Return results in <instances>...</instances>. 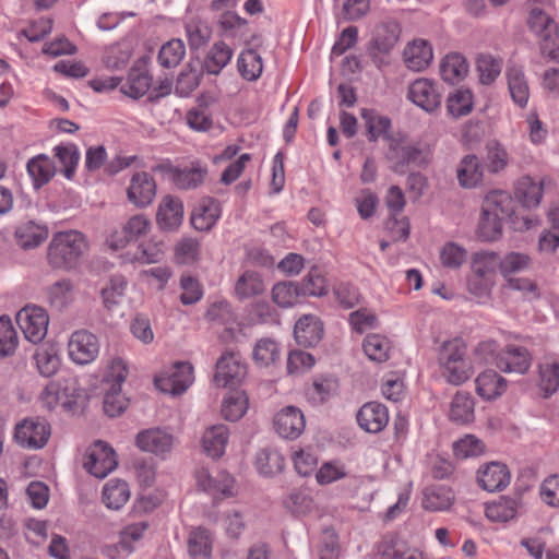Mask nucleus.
Wrapping results in <instances>:
<instances>
[{"mask_svg":"<svg viewBox=\"0 0 559 559\" xmlns=\"http://www.w3.org/2000/svg\"><path fill=\"white\" fill-rule=\"evenodd\" d=\"M438 366L441 377L452 385H461L472 378L474 366L462 337L447 340L440 345Z\"/></svg>","mask_w":559,"mask_h":559,"instance_id":"obj_1","label":"nucleus"},{"mask_svg":"<svg viewBox=\"0 0 559 559\" xmlns=\"http://www.w3.org/2000/svg\"><path fill=\"white\" fill-rule=\"evenodd\" d=\"M88 248L85 236L79 230L53 234L47 250L48 263L53 269L70 270L78 265Z\"/></svg>","mask_w":559,"mask_h":559,"instance_id":"obj_2","label":"nucleus"},{"mask_svg":"<svg viewBox=\"0 0 559 559\" xmlns=\"http://www.w3.org/2000/svg\"><path fill=\"white\" fill-rule=\"evenodd\" d=\"M530 29L539 37L544 56L559 62V32L555 21L539 9H533L528 16Z\"/></svg>","mask_w":559,"mask_h":559,"instance_id":"obj_3","label":"nucleus"},{"mask_svg":"<svg viewBox=\"0 0 559 559\" xmlns=\"http://www.w3.org/2000/svg\"><path fill=\"white\" fill-rule=\"evenodd\" d=\"M406 98L426 114L433 115L441 108L443 87L428 78H418L409 83Z\"/></svg>","mask_w":559,"mask_h":559,"instance_id":"obj_4","label":"nucleus"},{"mask_svg":"<svg viewBox=\"0 0 559 559\" xmlns=\"http://www.w3.org/2000/svg\"><path fill=\"white\" fill-rule=\"evenodd\" d=\"M51 436L50 424L41 417L24 418L15 425L14 441L28 450L43 449Z\"/></svg>","mask_w":559,"mask_h":559,"instance_id":"obj_5","label":"nucleus"},{"mask_svg":"<svg viewBox=\"0 0 559 559\" xmlns=\"http://www.w3.org/2000/svg\"><path fill=\"white\" fill-rule=\"evenodd\" d=\"M151 227L152 223L145 214H134L108 234L106 245L111 250L124 249L129 243L146 236Z\"/></svg>","mask_w":559,"mask_h":559,"instance_id":"obj_6","label":"nucleus"},{"mask_svg":"<svg viewBox=\"0 0 559 559\" xmlns=\"http://www.w3.org/2000/svg\"><path fill=\"white\" fill-rule=\"evenodd\" d=\"M156 170L168 177L178 189L182 190L199 187L207 175L206 166L199 162H192L186 166H175L170 162H164L156 166Z\"/></svg>","mask_w":559,"mask_h":559,"instance_id":"obj_7","label":"nucleus"},{"mask_svg":"<svg viewBox=\"0 0 559 559\" xmlns=\"http://www.w3.org/2000/svg\"><path fill=\"white\" fill-rule=\"evenodd\" d=\"M79 394L74 385L67 381H50L40 392L38 401L40 406L48 411H56L58 407L70 412L76 405Z\"/></svg>","mask_w":559,"mask_h":559,"instance_id":"obj_8","label":"nucleus"},{"mask_svg":"<svg viewBox=\"0 0 559 559\" xmlns=\"http://www.w3.org/2000/svg\"><path fill=\"white\" fill-rule=\"evenodd\" d=\"M16 323L27 341L38 344L47 335L49 317L44 308L27 305L16 313Z\"/></svg>","mask_w":559,"mask_h":559,"instance_id":"obj_9","label":"nucleus"},{"mask_svg":"<svg viewBox=\"0 0 559 559\" xmlns=\"http://www.w3.org/2000/svg\"><path fill=\"white\" fill-rule=\"evenodd\" d=\"M194 381L193 367L190 362L178 361L154 379L155 386L173 395L182 394Z\"/></svg>","mask_w":559,"mask_h":559,"instance_id":"obj_10","label":"nucleus"},{"mask_svg":"<svg viewBox=\"0 0 559 559\" xmlns=\"http://www.w3.org/2000/svg\"><path fill=\"white\" fill-rule=\"evenodd\" d=\"M100 344L95 334L87 330L74 331L68 341L69 358L76 365H88L99 355Z\"/></svg>","mask_w":559,"mask_h":559,"instance_id":"obj_11","label":"nucleus"},{"mask_svg":"<svg viewBox=\"0 0 559 559\" xmlns=\"http://www.w3.org/2000/svg\"><path fill=\"white\" fill-rule=\"evenodd\" d=\"M157 193L155 178L147 171L140 170L132 174L126 188V197L130 204L136 209L150 206Z\"/></svg>","mask_w":559,"mask_h":559,"instance_id":"obj_12","label":"nucleus"},{"mask_svg":"<svg viewBox=\"0 0 559 559\" xmlns=\"http://www.w3.org/2000/svg\"><path fill=\"white\" fill-rule=\"evenodd\" d=\"M117 464L116 453L107 443L96 441L87 449L84 468L95 477L105 478Z\"/></svg>","mask_w":559,"mask_h":559,"instance_id":"obj_13","label":"nucleus"},{"mask_svg":"<svg viewBox=\"0 0 559 559\" xmlns=\"http://www.w3.org/2000/svg\"><path fill=\"white\" fill-rule=\"evenodd\" d=\"M246 374L247 366L240 355L234 352H226L216 362L214 381L218 386H231L240 383Z\"/></svg>","mask_w":559,"mask_h":559,"instance_id":"obj_14","label":"nucleus"},{"mask_svg":"<svg viewBox=\"0 0 559 559\" xmlns=\"http://www.w3.org/2000/svg\"><path fill=\"white\" fill-rule=\"evenodd\" d=\"M135 444L141 451L165 459L173 449L174 437L159 428H151L136 435Z\"/></svg>","mask_w":559,"mask_h":559,"instance_id":"obj_15","label":"nucleus"},{"mask_svg":"<svg viewBox=\"0 0 559 559\" xmlns=\"http://www.w3.org/2000/svg\"><path fill=\"white\" fill-rule=\"evenodd\" d=\"M532 365V355L530 352L519 345L509 344L501 349L497 368L506 373L523 374L528 371Z\"/></svg>","mask_w":559,"mask_h":559,"instance_id":"obj_16","label":"nucleus"},{"mask_svg":"<svg viewBox=\"0 0 559 559\" xmlns=\"http://www.w3.org/2000/svg\"><path fill=\"white\" fill-rule=\"evenodd\" d=\"M195 479L198 487L213 497L228 498L235 495V481L226 472H218L214 477L207 469L200 468Z\"/></svg>","mask_w":559,"mask_h":559,"instance_id":"obj_17","label":"nucleus"},{"mask_svg":"<svg viewBox=\"0 0 559 559\" xmlns=\"http://www.w3.org/2000/svg\"><path fill=\"white\" fill-rule=\"evenodd\" d=\"M546 182V179L522 176L514 185V198L523 207L535 209L540 204Z\"/></svg>","mask_w":559,"mask_h":559,"instance_id":"obj_18","label":"nucleus"},{"mask_svg":"<svg viewBox=\"0 0 559 559\" xmlns=\"http://www.w3.org/2000/svg\"><path fill=\"white\" fill-rule=\"evenodd\" d=\"M510 479L509 468L500 462L486 463L477 471V484L489 492L503 490L510 484Z\"/></svg>","mask_w":559,"mask_h":559,"instance_id":"obj_19","label":"nucleus"},{"mask_svg":"<svg viewBox=\"0 0 559 559\" xmlns=\"http://www.w3.org/2000/svg\"><path fill=\"white\" fill-rule=\"evenodd\" d=\"M306 421L302 412L295 406L282 408L274 417L276 432L286 439H297L305 430Z\"/></svg>","mask_w":559,"mask_h":559,"instance_id":"obj_20","label":"nucleus"},{"mask_svg":"<svg viewBox=\"0 0 559 559\" xmlns=\"http://www.w3.org/2000/svg\"><path fill=\"white\" fill-rule=\"evenodd\" d=\"M433 59L431 44L423 38L409 41L403 51V60L407 69L414 72L426 70Z\"/></svg>","mask_w":559,"mask_h":559,"instance_id":"obj_21","label":"nucleus"},{"mask_svg":"<svg viewBox=\"0 0 559 559\" xmlns=\"http://www.w3.org/2000/svg\"><path fill=\"white\" fill-rule=\"evenodd\" d=\"M357 423L367 432H380L389 423L388 408L378 402L366 403L357 413Z\"/></svg>","mask_w":559,"mask_h":559,"instance_id":"obj_22","label":"nucleus"},{"mask_svg":"<svg viewBox=\"0 0 559 559\" xmlns=\"http://www.w3.org/2000/svg\"><path fill=\"white\" fill-rule=\"evenodd\" d=\"M183 221V204L174 195H165L157 209L156 223L163 230H175Z\"/></svg>","mask_w":559,"mask_h":559,"instance_id":"obj_23","label":"nucleus"},{"mask_svg":"<svg viewBox=\"0 0 559 559\" xmlns=\"http://www.w3.org/2000/svg\"><path fill=\"white\" fill-rule=\"evenodd\" d=\"M221 217V205L217 200L202 198L191 215L192 226L200 231H207L215 226Z\"/></svg>","mask_w":559,"mask_h":559,"instance_id":"obj_24","label":"nucleus"},{"mask_svg":"<svg viewBox=\"0 0 559 559\" xmlns=\"http://www.w3.org/2000/svg\"><path fill=\"white\" fill-rule=\"evenodd\" d=\"M520 508V498L501 496L497 500L486 503L485 516L493 523H507L516 518Z\"/></svg>","mask_w":559,"mask_h":559,"instance_id":"obj_25","label":"nucleus"},{"mask_svg":"<svg viewBox=\"0 0 559 559\" xmlns=\"http://www.w3.org/2000/svg\"><path fill=\"white\" fill-rule=\"evenodd\" d=\"M476 393L486 401L500 397L508 388V381L495 370H485L475 379Z\"/></svg>","mask_w":559,"mask_h":559,"instance_id":"obj_26","label":"nucleus"},{"mask_svg":"<svg viewBox=\"0 0 559 559\" xmlns=\"http://www.w3.org/2000/svg\"><path fill=\"white\" fill-rule=\"evenodd\" d=\"M187 547L191 559H212L214 536L205 527H193L189 532Z\"/></svg>","mask_w":559,"mask_h":559,"instance_id":"obj_27","label":"nucleus"},{"mask_svg":"<svg viewBox=\"0 0 559 559\" xmlns=\"http://www.w3.org/2000/svg\"><path fill=\"white\" fill-rule=\"evenodd\" d=\"M294 334L298 344L313 346L322 338L323 326L318 317L305 314L296 322Z\"/></svg>","mask_w":559,"mask_h":559,"instance_id":"obj_28","label":"nucleus"},{"mask_svg":"<svg viewBox=\"0 0 559 559\" xmlns=\"http://www.w3.org/2000/svg\"><path fill=\"white\" fill-rule=\"evenodd\" d=\"M380 559H427L423 551L408 547L404 542L384 537L378 546Z\"/></svg>","mask_w":559,"mask_h":559,"instance_id":"obj_29","label":"nucleus"},{"mask_svg":"<svg viewBox=\"0 0 559 559\" xmlns=\"http://www.w3.org/2000/svg\"><path fill=\"white\" fill-rule=\"evenodd\" d=\"M48 228L33 221L21 223L15 231L16 243L23 249H33L41 245L48 238Z\"/></svg>","mask_w":559,"mask_h":559,"instance_id":"obj_30","label":"nucleus"},{"mask_svg":"<svg viewBox=\"0 0 559 559\" xmlns=\"http://www.w3.org/2000/svg\"><path fill=\"white\" fill-rule=\"evenodd\" d=\"M468 69V63L463 55L451 52L441 61L440 75L444 82L455 84L466 78Z\"/></svg>","mask_w":559,"mask_h":559,"instance_id":"obj_31","label":"nucleus"},{"mask_svg":"<svg viewBox=\"0 0 559 559\" xmlns=\"http://www.w3.org/2000/svg\"><path fill=\"white\" fill-rule=\"evenodd\" d=\"M483 166L475 155H466L460 162L456 176L462 188H475L483 180Z\"/></svg>","mask_w":559,"mask_h":559,"instance_id":"obj_32","label":"nucleus"},{"mask_svg":"<svg viewBox=\"0 0 559 559\" xmlns=\"http://www.w3.org/2000/svg\"><path fill=\"white\" fill-rule=\"evenodd\" d=\"M453 501L452 490L443 486H430L423 491V508L431 512L449 510Z\"/></svg>","mask_w":559,"mask_h":559,"instance_id":"obj_33","label":"nucleus"},{"mask_svg":"<svg viewBox=\"0 0 559 559\" xmlns=\"http://www.w3.org/2000/svg\"><path fill=\"white\" fill-rule=\"evenodd\" d=\"M483 205L487 213L497 214L501 221L511 218L514 212V200L509 192L503 190H493L487 193Z\"/></svg>","mask_w":559,"mask_h":559,"instance_id":"obj_34","label":"nucleus"},{"mask_svg":"<svg viewBox=\"0 0 559 559\" xmlns=\"http://www.w3.org/2000/svg\"><path fill=\"white\" fill-rule=\"evenodd\" d=\"M129 485L121 479L108 480L102 491V500L108 509L119 510L130 499Z\"/></svg>","mask_w":559,"mask_h":559,"instance_id":"obj_35","label":"nucleus"},{"mask_svg":"<svg viewBox=\"0 0 559 559\" xmlns=\"http://www.w3.org/2000/svg\"><path fill=\"white\" fill-rule=\"evenodd\" d=\"M445 107L452 118L465 117L473 111L474 95L468 88L460 87L448 95Z\"/></svg>","mask_w":559,"mask_h":559,"instance_id":"obj_36","label":"nucleus"},{"mask_svg":"<svg viewBox=\"0 0 559 559\" xmlns=\"http://www.w3.org/2000/svg\"><path fill=\"white\" fill-rule=\"evenodd\" d=\"M229 431L225 425H216L205 430L202 438L204 452L214 459L221 457L228 441Z\"/></svg>","mask_w":559,"mask_h":559,"instance_id":"obj_37","label":"nucleus"},{"mask_svg":"<svg viewBox=\"0 0 559 559\" xmlns=\"http://www.w3.org/2000/svg\"><path fill=\"white\" fill-rule=\"evenodd\" d=\"M507 79L513 102L521 108L525 107L530 97V88L522 68L509 67L507 69Z\"/></svg>","mask_w":559,"mask_h":559,"instance_id":"obj_38","label":"nucleus"},{"mask_svg":"<svg viewBox=\"0 0 559 559\" xmlns=\"http://www.w3.org/2000/svg\"><path fill=\"white\" fill-rule=\"evenodd\" d=\"M26 168L35 188L48 183L56 173L53 162L44 154L33 157Z\"/></svg>","mask_w":559,"mask_h":559,"instance_id":"obj_39","label":"nucleus"},{"mask_svg":"<svg viewBox=\"0 0 559 559\" xmlns=\"http://www.w3.org/2000/svg\"><path fill=\"white\" fill-rule=\"evenodd\" d=\"M474 399L469 393L457 392L450 405L449 418L459 425L474 420Z\"/></svg>","mask_w":559,"mask_h":559,"instance_id":"obj_40","label":"nucleus"},{"mask_svg":"<svg viewBox=\"0 0 559 559\" xmlns=\"http://www.w3.org/2000/svg\"><path fill=\"white\" fill-rule=\"evenodd\" d=\"M500 257L493 251H478L472 255L471 272L495 281Z\"/></svg>","mask_w":559,"mask_h":559,"instance_id":"obj_41","label":"nucleus"},{"mask_svg":"<svg viewBox=\"0 0 559 559\" xmlns=\"http://www.w3.org/2000/svg\"><path fill=\"white\" fill-rule=\"evenodd\" d=\"M264 290L265 285L261 274L251 270L245 271L235 285V293L239 299L252 298Z\"/></svg>","mask_w":559,"mask_h":559,"instance_id":"obj_42","label":"nucleus"},{"mask_svg":"<svg viewBox=\"0 0 559 559\" xmlns=\"http://www.w3.org/2000/svg\"><path fill=\"white\" fill-rule=\"evenodd\" d=\"M362 349L371 361L384 362L390 358L392 343L384 335L369 334L364 340Z\"/></svg>","mask_w":559,"mask_h":559,"instance_id":"obj_43","label":"nucleus"},{"mask_svg":"<svg viewBox=\"0 0 559 559\" xmlns=\"http://www.w3.org/2000/svg\"><path fill=\"white\" fill-rule=\"evenodd\" d=\"M503 221L492 212L487 213L486 207L481 205V213L477 226V237L481 241H495L502 236Z\"/></svg>","mask_w":559,"mask_h":559,"instance_id":"obj_44","label":"nucleus"},{"mask_svg":"<svg viewBox=\"0 0 559 559\" xmlns=\"http://www.w3.org/2000/svg\"><path fill=\"white\" fill-rule=\"evenodd\" d=\"M285 466V459L276 449H262L257 453L255 467L264 476L281 473Z\"/></svg>","mask_w":559,"mask_h":559,"instance_id":"obj_45","label":"nucleus"},{"mask_svg":"<svg viewBox=\"0 0 559 559\" xmlns=\"http://www.w3.org/2000/svg\"><path fill=\"white\" fill-rule=\"evenodd\" d=\"M231 48L224 41L215 43L204 60V70L210 74H218L230 61Z\"/></svg>","mask_w":559,"mask_h":559,"instance_id":"obj_46","label":"nucleus"},{"mask_svg":"<svg viewBox=\"0 0 559 559\" xmlns=\"http://www.w3.org/2000/svg\"><path fill=\"white\" fill-rule=\"evenodd\" d=\"M538 388L544 397H549L559 390V361L545 360L539 365Z\"/></svg>","mask_w":559,"mask_h":559,"instance_id":"obj_47","label":"nucleus"},{"mask_svg":"<svg viewBox=\"0 0 559 559\" xmlns=\"http://www.w3.org/2000/svg\"><path fill=\"white\" fill-rule=\"evenodd\" d=\"M248 406L249 399L243 391H231L223 401L222 415L227 420L236 421L246 414Z\"/></svg>","mask_w":559,"mask_h":559,"instance_id":"obj_48","label":"nucleus"},{"mask_svg":"<svg viewBox=\"0 0 559 559\" xmlns=\"http://www.w3.org/2000/svg\"><path fill=\"white\" fill-rule=\"evenodd\" d=\"M238 71L247 81L258 80L263 71L261 56L253 49L243 50L237 60Z\"/></svg>","mask_w":559,"mask_h":559,"instance_id":"obj_49","label":"nucleus"},{"mask_svg":"<svg viewBox=\"0 0 559 559\" xmlns=\"http://www.w3.org/2000/svg\"><path fill=\"white\" fill-rule=\"evenodd\" d=\"M151 76L146 72L139 69H132L120 90L124 95L138 99L146 94L151 86Z\"/></svg>","mask_w":559,"mask_h":559,"instance_id":"obj_50","label":"nucleus"},{"mask_svg":"<svg viewBox=\"0 0 559 559\" xmlns=\"http://www.w3.org/2000/svg\"><path fill=\"white\" fill-rule=\"evenodd\" d=\"M281 350L277 342L270 337L260 338L252 350L253 361L261 366H270L280 359Z\"/></svg>","mask_w":559,"mask_h":559,"instance_id":"obj_51","label":"nucleus"},{"mask_svg":"<svg viewBox=\"0 0 559 559\" xmlns=\"http://www.w3.org/2000/svg\"><path fill=\"white\" fill-rule=\"evenodd\" d=\"M302 296L299 284L294 282H280L272 288V300L282 308L295 306Z\"/></svg>","mask_w":559,"mask_h":559,"instance_id":"obj_52","label":"nucleus"},{"mask_svg":"<svg viewBox=\"0 0 559 559\" xmlns=\"http://www.w3.org/2000/svg\"><path fill=\"white\" fill-rule=\"evenodd\" d=\"M476 67L481 84L489 85L496 81L502 70V59L489 53H481L476 59Z\"/></svg>","mask_w":559,"mask_h":559,"instance_id":"obj_53","label":"nucleus"},{"mask_svg":"<svg viewBox=\"0 0 559 559\" xmlns=\"http://www.w3.org/2000/svg\"><path fill=\"white\" fill-rule=\"evenodd\" d=\"M299 287L302 296L321 297L328 294V281L318 266L310 269Z\"/></svg>","mask_w":559,"mask_h":559,"instance_id":"obj_54","label":"nucleus"},{"mask_svg":"<svg viewBox=\"0 0 559 559\" xmlns=\"http://www.w3.org/2000/svg\"><path fill=\"white\" fill-rule=\"evenodd\" d=\"M34 358L39 373L44 377L53 376L61 365L58 350L53 346L38 348Z\"/></svg>","mask_w":559,"mask_h":559,"instance_id":"obj_55","label":"nucleus"},{"mask_svg":"<svg viewBox=\"0 0 559 559\" xmlns=\"http://www.w3.org/2000/svg\"><path fill=\"white\" fill-rule=\"evenodd\" d=\"M164 242L155 238H151L139 243L136 253L131 259V261H136L144 264L158 263L164 258Z\"/></svg>","mask_w":559,"mask_h":559,"instance_id":"obj_56","label":"nucleus"},{"mask_svg":"<svg viewBox=\"0 0 559 559\" xmlns=\"http://www.w3.org/2000/svg\"><path fill=\"white\" fill-rule=\"evenodd\" d=\"M292 462L295 471L300 476H310L317 471L319 457L317 452L310 447L299 448L294 451Z\"/></svg>","mask_w":559,"mask_h":559,"instance_id":"obj_57","label":"nucleus"},{"mask_svg":"<svg viewBox=\"0 0 559 559\" xmlns=\"http://www.w3.org/2000/svg\"><path fill=\"white\" fill-rule=\"evenodd\" d=\"M55 157L63 167V174L71 179L80 160V152L75 144H60L53 148Z\"/></svg>","mask_w":559,"mask_h":559,"instance_id":"obj_58","label":"nucleus"},{"mask_svg":"<svg viewBox=\"0 0 559 559\" xmlns=\"http://www.w3.org/2000/svg\"><path fill=\"white\" fill-rule=\"evenodd\" d=\"M17 333L9 317H0V358L12 356L17 347Z\"/></svg>","mask_w":559,"mask_h":559,"instance_id":"obj_59","label":"nucleus"},{"mask_svg":"<svg viewBox=\"0 0 559 559\" xmlns=\"http://www.w3.org/2000/svg\"><path fill=\"white\" fill-rule=\"evenodd\" d=\"M336 381L331 377H318L312 384L307 388L306 395L314 405L325 402L331 393L336 389Z\"/></svg>","mask_w":559,"mask_h":559,"instance_id":"obj_60","label":"nucleus"},{"mask_svg":"<svg viewBox=\"0 0 559 559\" xmlns=\"http://www.w3.org/2000/svg\"><path fill=\"white\" fill-rule=\"evenodd\" d=\"M501 349L495 340L480 341L473 348V359L479 365H493L497 368Z\"/></svg>","mask_w":559,"mask_h":559,"instance_id":"obj_61","label":"nucleus"},{"mask_svg":"<svg viewBox=\"0 0 559 559\" xmlns=\"http://www.w3.org/2000/svg\"><path fill=\"white\" fill-rule=\"evenodd\" d=\"M127 285L126 278L121 275L110 277L108 284L102 289V298L106 308L111 309L121 302Z\"/></svg>","mask_w":559,"mask_h":559,"instance_id":"obj_62","label":"nucleus"},{"mask_svg":"<svg viewBox=\"0 0 559 559\" xmlns=\"http://www.w3.org/2000/svg\"><path fill=\"white\" fill-rule=\"evenodd\" d=\"M439 259L442 266L455 270L465 263L467 259V251L464 247L453 241H449L442 246Z\"/></svg>","mask_w":559,"mask_h":559,"instance_id":"obj_63","label":"nucleus"},{"mask_svg":"<svg viewBox=\"0 0 559 559\" xmlns=\"http://www.w3.org/2000/svg\"><path fill=\"white\" fill-rule=\"evenodd\" d=\"M186 55L182 40L171 39L164 44L158 53V62L165 68H174L180 63Z\"/></svg>","mask_w":559,"mask_h":559,"instance_id":"obj_64","label":"nucleus"}]
</instances>
